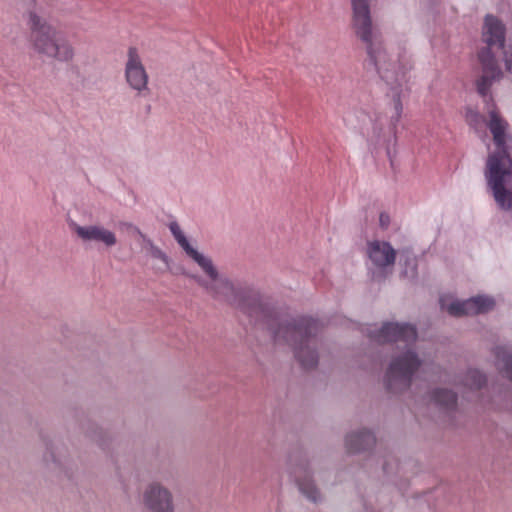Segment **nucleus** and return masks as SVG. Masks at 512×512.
I'll return each instance as SVG.
<instances>
[{
  "label": "nucleus",
  "instance_id": "nucleus-11",
  "mask_svg": "<svg viewBox=\"0 0 512 512\" xmlns=\"http://www.w3.org/2000/svg\"><path fill=\"white\" fill-rule=\"evenodd\" d=\"M367 255L376 269L386 270L394 265L396 251L390 243L374 240L367 244Z\"/></svg>",
  "mask_w": 512,
  "mask_h": 512
},
{
  "label": "nucleus",
  "instance_id": "nucleus-19",
  "mask_svg": "<svg viewBox=\"0 0 512 512\" xmlns=\"http://www.w3.org/2000/svg\"><path fill=\"white\" fill-rule=\"evenodd\" d=\"M467 121L470 123V124H476L477 121L480 119V116L478 113L474 112V111H470L467 113Z\"/></svg>",
  "mask_w": 512,
  "mask_h": 512
},
{
  "label": "nucleus",
  "instance_id": "nucleus-17",
  "mask_svg": "<svg viewBox=\"0 0 512 512\" xmlns=\"http://www.w3.org/2000/svg\"><path fill=\"white\" fill-rule=\"evenodd\" d=\"M496 357L498 368L512 381V354L504 348H499Z\"/></svg>",
  "mask_w": 512,
  "mask_h": 512
},
{
  "label": "nucleus",
  "instance_id": "nucleus-1",
  "mask_svg": "<svg viewBox=\"0 0 512 512\" xmlns=\"http://www.w3.org/2000/svg\"><path fill=\"white\" fill-rule=\"evenodd\" d=\"M352 7L351 26L355 35L364 43L369 62L379 77L391 87L393 114L391 121L397 123L403 112L400 97L406 80L407 67L390 54L373 28L369 0H350Z\"/></svg>",
  "mask_w": 512,
  "mask_h": 512
},
{
  "label": "nucleus",
  "instance_id": "nucleus-16",
  "mask_svg": "<svg viewBox=\"0 0 512 512\" xmlns=\"http://www.w3.org/2000/svg\"><path fill=\"white\" fill-rule=\"evenodd\" d=\"M431 401L437 406L450 408L456 403V396L449 390L438 389L432 393Z\"/></svg>",
  "mask_w": 512,
  "mask_h": 512
},
{
  "label": "nucleus",
  "instance_id": "nucleus-23",
  "mask_svg": "<svg viewBox=\"0 0 512 512\" xmlns=\"http://www.w3.org/2000/svg\"><path fill=\"white\" fill-rule=\"evenodd\" d=\"M65 55H66V60H68L69 58H71L73 56V52L71 49H66V52H65Z\"/></svg>",
  "mask_w": 512,
  "mask_h": 512
},
{
  "label": "nucleus",
  "instance_id": "nucleus-22",
  "mask_svg": "<svg viewBox=\"0 0 512 512\" xmlns=\"http://www.w3.org/2000/svg\"><path fill=\"white\" fill-rule=\"evenodd\" d=\"M381 135H382L381 129H375L374 130V137H375L376 140H378L381 137Z\"/></svg>",
  "mask_w": 512,
  "mask_h": 512
},
{
  "label": "nucleus",
  "instance_id": "nucleus-9",
  "mask_svg": "<svg viewBox=\"0 0 512 512\" xmlns=\"http://www.w3.org/2000/svg\"><path fill=\"white\" fill-rule=\"evenodd\" d=\"M31 39L35 49L47 57L55 58L59 54V33L34 13L30 14Z\"/></svg>",
  "mask_w": 512,
  "mask_h": 512
},
{
  "label": "nucleus",
  "instance_id": "nucleus-10",
  "mask_svg": "<svg viewBox=\"0 0 512 512\" xmlns=\"http://www.w3.org/2000/svg\"><path fill=\"white\" fill-rule=\"evenodd\" d=\"M441 308L452 316L475 315L486 313L495 306V301L489 296H475L465 301H459L451 296L440 299Z\"/></svg>",
  "mask_w": 512,
  "mask_h": 512
},
{
  "label": "nucleus",
  "instance_id": "nucleus-13",
  "mask_svg": "<svg viewBox=\"0 0 512 512\" xmlns=\"http://www.w3.org/2000/svg\"><path fill=\"white\" fill-rule=\"evenodd\" d=\"M345 448L348 453H358L375 444L374 435L366 429L352 431L345 436Z\"/></svg>",
  "mask_w": 512,
  "mask_h": 512
},
{
  "label": "nucleus",
  "instance_id": "nucleus-14",
  "mask_svg": "<svg viewBox=\"0 0 512 512\" xmlns=\"http://www.w3.org/2000/svg\"><path fill=\"white\" fill-rule=\"evenodd\" d=\"M299 491L310 501L317 502L321 500V494L314 481L307 476L297 477L296 479Z\"/></svg>",
  "mask_w": 512,
  "mask_h": 512
},
{
  "label": "nucleus",
  "instance_id": "nucleus-3",
  "mask_svg": "<svg viewBox=\"0 0 512 512\" xmlns=\"http://www.w3.org/2000/svg\"><path fill=\"white\" fill-rule=\"evenodd\" d=\"M373 337L379 343H404L405 351L395 357L389 366L386 383L388 388L394 391L408 387L413 374L422 364L410 348V344L417 338L415 327L409 324L386 323Z\"/></svg>",
  "mask_w": 512,
  "mask_h": 512
},
{
  "label": "nucleus",
  "instance_id": "nucleus-2",
  "mask_svg": "<svg viewBox=\"0 0 512 512\" xmlns=\"http://www.w3.org/2000/svg\"><path fill=\"white\" fill-rule=\"evenodd\" d=\"M488 127L493 135L497 151L489 155L485 178L497 205L504 210L512 209V159L508 154V123L494 109L488 111Z\"/></svg>",
  "mask_w": 512,
  "mask_h": 512
},
{
  "label": "nucleus",
  "instance_id": "nucleus-8",
  "mask_svg": "<svg viewBox=\"0 0 512 512\" xmlns=\"http://www.w3.org/2000/svg\"><path fill=\"white\" fill-rule=\"evenodd\" d=\"M124 79L129 89L137 95L142 96L149 92V74L143 63L142 54L135 46H130L126 50Z\"/></svg>",
  "mask_w": 512,
  "mask_h": 512
},
{
  "label": "nucleus",
  "instance_id": "nucleus-21",
  "mask_svg": "<svg viewBox=\"0 0 512 512\" xmlns=\"http://www.w3.org/2000/svg\"><path fill=\"white\" fill-rule=\"evenodd\" d=\"M380 222H381V225H382V226H386V225L388 224V222H389V217H388V215H386V214H381V215H380Z\"/></svg>",
  "mask_w": 512,
  "mask_h": 512
},
{
  "label": "nucleus",
  "instance_id": "nucleus-15",
  "mask_svg": "<svg viewBox=\"0 0 512 512\" xmlns=\"http://www.w3.org/2000/svg\"><path fill=\"white\" fill-rule=\"evenodd\" d=\"M146 250L148 254L162 263V266L158 268L160 272H165L170 269L171 260L168 255L156 246L150 239H146Z\"/></svg>",
  "mask_w": 512,
  "mask_h": 512
},
{
  "label": "nucleus",
  "instance_id": "nucleus-5",
  "mask_svg": "<svg viewBox=\"0 0 512 512\" xmlns=\"http://www.w3.org/2000/svg\"><path fill=\"white\" fill-rule=\"evenodd\" d=\"M482 39L487 47L483 48L478 55L482 75L477 82V88L481 95H485L490 85L502 76L492 50L494 48L502 50L506 69L512 73V42L508 46L505 45V26L493 15H487L484 19Z\"/></svg>",
  "mask_w": 512,
  "mask_h": 512
},
{
  "label": "nucleus",
  "instance_id": "nucleus-7",
  "mask_svg": "<svg viewBox=\"0 0 512 512\" xmlns=\"http://www.w3.org/2000/svg\"><path fill=\"white\" fill-rule=\"evenodd\" d=\"M139 499L146 512H176L174 493L160 480L147 482Z\"/></svg>",
  "mask_w": 512,
  "mask_h": 512
},
{
  "label": "nucleus",
  "instance_id": "nucleus-12",
  "mask_svg": "<svg viewBox=\"0 0 512 512\" xmlns=\"http://www.w3.org/2000/svg\"><path fill=\"white\" fill-rule=\"evenodd\" d=\"M75 230L83 241L102 244L106 248L117 244L115 232L102 225L75 226Z\"/></svg>",
  "mask_w": 512,
  "mask_h": 512
},
{
  "label": "nucleus",
  "instance_id": "nucleus-4",
  "mask_svg": "<svg viewBox=\"0 0 512 512\" xmlns=\"http://www.w3.org/2000/svg\"><path fill=\"white\" fill-rule=\"evenodd\" d=\"M169 230L185 254L192 259L208 277V279H204L201 276H192L198 285L213 299L228 304H236L242 295L241 287L236 285L229 278L221 275L212 259L191 245L177 222H171L169 224Z\"/></svg>",
  "mask_w": 512,
  "mask_h": 512
},
{
  "label": "nucleus",
  "instance_id": "nucleus-20",
  "mask_svg": "<svg viewBox=\"0 0 512 512\" xmlns=\"http://www.w3.org/2000/svg\"><path fill=\"white\" fill-rule=\"evenodd\" d=\"M409 264L411 265V271L408 272V270H405V274L406 275H410V276H414V274H415V261H414V259H411L409 261Z\"/></svg>",
  "mask_w": 512,
  "mask_h": 512
},
{
  "label": "nucleus",
  "instance_id": "nucleus-18",
  "mask_svg": "<svg viewBox=\"0 0 512 512\" xmlns=\"http://www.w3.org/2000/svg\"><path fill=\"white\" fill-rule=\"evenodd\" d=\"M486 379L478 370H469L464 377V385L470 389H479Z\"/></svg>",
  "mask_w": 512,
  "mask_h": 512
},
{
  "label": "nucleus",
  "instance_id": "nucleus-6",
  "mask_svg": "<svg viewBox=\"0 0 512 512\" xmlns=\"http://www.w3.org/2000/svg\"><path fill=\"white\" fill-rule=\"evenodd\" d=\"M311 332L312 324L308 321L299 324L286 323L275 331V338L287 341L293 347L300 363L306 368H311L317 364V354L311 347Z\"/></svg>",
  "mask_w": 512,
  "mask_h": 512
}]
</instances>
